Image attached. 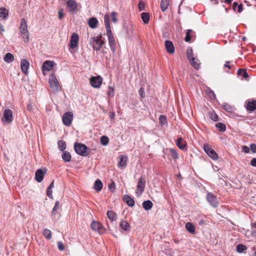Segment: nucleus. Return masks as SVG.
<instances>
[{
  "label": "nucleus",
  "mask_w": 256,
  "mask_h": 256,
  "mask_svg": "<svg viewBox=\"0 0 256 256\" xmlns=\"http://www.w3.org/2000/svg\"><path fill=\"white\" fill-rule=\"evenodd\" d=\"M102 36L100 34L97 36L91 37L90 40V44L92 46L93 49L95 50H100L102 46L104 44L105 42L102 39Z\"/></svg>",
  "instance_id": "1"
},
{
  "label": "nucleus",
  "mask_w": 256,
  "mask_h": 256,
  "mask_svg": "<svg viewBox=\"0 0 256 256\" xmlns=\"http://www.w3.org/2000/svg\"><path fill=\"white\" fill-rule=\"evenodd\" d=\"M20 32L22 38L25 42L29 41V32L28 30L27 22L25 18L21 19L20 25Z\"/></svg>",
  "instance_id": "2"
},
{
  "label": "nucleus",
  "mask_w": 256,
  "mask_h": 256,
  "mask_svg": "<svg viewBox=\"0 0 256 256\" xmlns=\"http://www.w3.org/2000/svg\"><path fill=\"white\" fill-rule=\"evenodd\" d=\"M49 84L54 92H58L60 90V86L54 74L49 76Z\"/></svg>",
  "instance_id": "3"
},
{
  "label": "nucleus",
  "mask_w": 256,
  "mask_h": 256,
  "mask_svg": "<svg viewBox=\"0 0 256 256\" xmlns=\"http://www.w3.org/2000/svg\"><path fill=\"white\" fill-rule=\"evenodd\" d=\"M74 150L76 152L82 156H86L87 147L84 144L76 142L74 144Z\"/></svg>",
  "instance_id": "4"
},
{
  "label": "nucleus",
  "mask_w": 256,
  "mask_h": 256,
  "mask_svg": "<svg viewBox=\"0 0 256 256\" xmlns=\"http://www.w3.org/2000/svg\"><path fill=\"white\" fill-rule=\"evenodd\" d=\"M146 185V181L144 177L142 176L140 178L138 185L136 186V194L137 196H140L142 194L144 191Z\"/></svg>",
  "instance_id": "5"
},
{
  "label": "nucleus",
  "mask_w": 256,
  "mask_h": 256,
  "mask_svg": "<svg viewBox=\"0 0 256 256\" xmlns=\"http://www.w3.org/2000/svg\"><path fill=\"white\" fill-rule=\"evenodd\" d=\"M92 230L98 232L100 234H104L106 232V229L100 222L93 221L90 224Z\"/></svg>",
  "instance_id": "6"
},
{
  "label": "nucleus",
  "mask_w": 256,
  "mask_h": 256,
  "mask_svg": "<svg viewBox=\"0 0 256 256\" xmlns=\"http://www.w3.org/2000/svg\"><path fill=\"white\" fill-rule=\"evenodd\" d=\"M74 115L72 112H65L62 116V122L64 125L69 126L71 125Z\"/></svg>",
  "instance_id": "7"
},
{
  "label": "nucleus",
  "mask_w": 256,
  "mask_h": 256,
  "mask_svg": "<svg viewBox=\"0 0 256 256\" xmlns=\"http://www.w3.org/2000/svg\"><path fill=\"white\" fill-rule=\"evenodd\" d=\"M12 112L9 108L6 109L4 112L3 116L2 118V122L10 123L12 121Z\"/></svg>",
  "instance_id": "8"
},
{
  "label": "nucleus",
  "mask_w": 256,
  "mask_h": 256,
  "mask_svg": "<svg viewBox=\"0 0 256 256\" xmlns=\"http://www.w3.org/2000/svg\"><path fill=\"white\" fill-rule=\"evenodd\" d=\"M102 82V78L100 76H93L90 79L91 86L94 88H99Z\"/></svg>",
  "instance_id": "9"
},
{
  "label": "nucleus",
  "mask_w": 256,
  "mask_h": 256,
  "mask_svg": "<svg viewBox=\"0 0 256 256\" xmlns=\"http://www.w3.org/2000/svg\"><path fill=\"white\" fill-rule=\"evenodd\" d=\"M66 4L69 12L70 13H74L76 12L78 4L74 0H68Z\"/></svg>",
  "instance_id": "10"
},
{
  "label": "nucleus",
  "mask_w": 256,
  "mask_h": 256,
  "mask_svg": "<svg viewBox=\"0 0 256 256\" xmlns=\"http://www.w3.org/2000/svg\"><path fill=\"white\" fill-rule=\"evenodd\" d=\"M106 34L108 37V44L110 49L113 52H114L116 48V44L112 30L107 31Z\"/></svg>",
  "instance_id": "11"
},
{
  "label": "nucleus",
  "mask_w": 256,
  "mask_h": 256,
  "mask_svg": "<svg viewBox=\"0 0 256 256\" xmlns=\"http://www.w3.org/2000/svg\"><path fill=\"white\" fill-rule=\"evenodd\" d=\"M206 200L214 208H216L218 205V202L216 196L210 192H208L206 196Z\"/></svg>",
  "instance_id": "12"
},
{
  "label": "nucleus",
  "mask_w": 256,
  "mask_h": 256,
  "mask_svg": "<svg viewBox=\"0 0 256 256\" xmlns=\"http://www.w3.org/2000/svg\"><path fill=\"white\" fill-rule=\"evenodd\" d=\"M204 149L208 155L213 160H216L218 158L216 152L208 144L204 146Z\"/></svg>",
  "instance_id": "13"
},
{
  "label": "nucleus",
  "mask_w": 256,
  "mask_h": 256,
  "mask_svg": "<svg viewBox=\"0 0 256 256\" xmlns=\"http://www.w3.org/2000/svg\"><path fill=\"white\" fill-rule=\"evenodd\" d=\"M78 36L76 33L72 34L70 39V48L74 49L78 46Z\"/></svg>",
  "instance_id": "14"
},
{
  "label": "nucleus",
  "mask_w": 256,
  "mask_h": 256,
  "mask_svg": "<svg viewBox=\"0 0 256 256\" xmlns=\"http://www.w3.org/2000/svg\"><path fill=\"white\" fill-rule=\"evenodd\" d=\"M54 66V63L52 62L50 60H46L44 62L42 70V73L44 75H46L45 71H50V70Z\"/></svg>",
  "instance_id": "15"
},
{
  "label": "nucleus",
  "mask_w": 256,
  "mask_h": 256,
  "mask_svg": "<svg viewBox=\"0 0 256 256\" xmlns=\"http://www.w3.org/2000/svg\"><path fill=\"white\" fill-rule=\"evenodd\" d=\"M30 66V63L28 60L26 59H22L20 62V66L22 72L27 74H28V70Z\"/></svg>",
  "instance_id": "16"
},
{
  "label": "nucleus",
  "mask_w": 256,
  "mask_h": 256,
  "mask_svg": "<svg viewBox=\"0 0 256 256\" xmlns=\"http://www.w3.org/2000/svg\"><path fill=\"white\" fill-rule=\"evenodd\" d=\"M165 48L166 50L169 54H172L174 52V47L173 43L170 40H166L165 42Z\"/></svg>",
  "instance_id": "17"
},
{
  "label": "nucleus",
  "mask_w": 256,
  "mask_h": 256,
  "mask_svg": "<svg viewBox=\"0 0 256 256\" xmlns=\"http://www.w3.org/2000/svg\"><path fill=\"white\" fill-rule=\"evenodd\" d=\"M246 108L248 111L253 112L256 110V100H252L247 102Z\"/></svg>",
  "instance_id": "18"
},
{
  "label": "nucleus",
  "mask_w": 256,
  "mask_h": 256,
  "mask_svg": "<svg viewBox=\"0 0 256 256\" xmlns=\"http://www.w3.org/2000/svg\"><path fill=\"white\" fill-rule=\"evenodd\" d=\"M44 173L41 169L38 170L35 173V179L39 182H41L44 177Z\"/></svg>",
  "instance_id": "19"
},
{
  "label": "nucleus",
  "mask_w": 256,
  "mask_h": 256,
  "mask_svg": "<svg viewBox=\"0 0 256 256\" xmlns=\"http://www.w3.org/2000/svg\"><path fill=\"white\" fill-rule=\"evenodd\" d=\"M176 144L182 150H184L187 146L186 142L184 141L182 138H179L177 139Z\"/></svg>",
  "instance_id": "20"
},
{
  "label": "nucleus",
  "mask_w": 256,
  "mask_h": 256,
  "mask_svg": "<svg viewBox=\"0 0 256 256\" xmlns=\"http://www.w3.org/2000/svg\"><path fill=\"white\" fill-rule=\"evenodd\" d=\"M88 23L90 28H95L97 27L98 22L96 18L92 17L88 20Z\"/></svg>",
  "instance_id": "21"
},
{
  "label": "nucleus",
  "mask_w": 256,
  "mask_h": 256,
  "mask_svg": "<svg viewBox=\"0 0 256 256\" xmlns=\"http://www.w3.org/2000/svg\"><path fill=\"white\" fill-rule=\"evenodd\" d=\"M9 12L8 10H7L4 7L0 8V18L4 19L6 20L8 18V16Z\"/></svg>",
  "instance_id": "22"
},
{
  "label": "nucleus",
  "mask_w": 256,
  "mask_h": 256,
  "mask_svg": "<svg viewBox=\"0 0 256 256\" xmlns=\"http://www.w3.org/2000/svg\"><path fill=\"white\" fill-rule=\"evenodd\" d=\"M62 157L64 161L66 162H70L72 159L70 154L67 151H64L62 152Z\"/></svg>",
  "instance_id": "23"
},
{
  "label": "nucleus",
  "mask_w": 256,
  "mask_h": 256,
  "mask_svg": "<svg viewBox=\"0 0 256 256\" xmlns=\"http://www.w3.org/2000/svg\"><path fill=\"white\" fill-rule=\"evenodd\" d=\"M222 106L223 110L229 113H232L234 110V106L227 103L222 104Z\"/></svg>",
  "instance_id": "24"
},
{
  "label": "nucleus",
  "mask_w": 256,
  "mask_h": 256,
  "mask_svg": "<svg viewBox=\"0 0 256 256\" xmlns=\"http://www.w3.org/2000/svg\"><path fill=\"white\" fill-rule=\"evenodd\" d=\"M124 200L126 204L130 206H133L134 205V201L130 196L125 195Z\"/></svg>",
  "instance_id": "25"
},
{
  "label": "nucleus",
  "mask_w": 256,
  "mask_h": 256,
  "mask_svg": "<svg viewBox=\"0 0 256 256\" xmlns=\"http://www.w3.org/2000/svg\"><path fill=\"white\" fill-rule=\"evenodd\" d=\"M127 164V158L122 156L120 157V160L118 162V166L121 168H124Z\"/></svg>",
  "instance_id": "26"
},
{
  "label": "nucleus",
  "mask_w": 256,
  "mask_h": 256,
  "mask_svg": "<svg viewBox=\"0 0 256 256\" xmlns=\"http://www.w3.org/2000/svg\"><path fill=\"white\" fill-rule=\"evenodd\" d=\"M169 4V0H161L160 8L162 12H164L168 9Z\"/></svg>",
  "instance_id": "27"
},
{
  "label": "nucleus",
  "mask_w": 256,
  "mask_h": 256,
  "mask_svg": "<svg viewBox=\"0 0 256 256\" xmlns=\"http://www.w3.org/2000/svg\"><path fill=\"white\" fill-rule=\"evenodd\" d=\"M142 205L143 208L144 210H150L152 208V207L153 206V204L150 200H148L144 201L142 202Z\"/></svg>",
  "instance_id": "28"
},
{
  "label": "nucleus",
  "mask_w": 256,
  "mask_h": 256,
  "mask_svg": "<svg viewBox=\"0 0 256 256\" xmlns=\"http://www.w3.org/2000/svg\"><path fill=\"white\" fill-rule=\"evenodd\" d=\"M186 228L192 234H194L195 233V226L190 222L186 223Z\"/></svg>",
  "instance_id": "29"
},
{
  "label": "nucleus",
  "mask_w": 256,
  "mask_h": 256,
  "mask_svg": "<svg viewBox=\"0 0 256 256\" xmlns=\"http://www.w3.org/2000/svg\"><path fill=\"white\" fill-rule=\"evenodd\" d=\"M108 218L114 221L116 220L117 214H116L112 210H108L106 213Z\"/></svg>",
  "instance_id": "30"
},
{
  "label": "nucleus",
  "mask_w": 256,
  "mask_h": 256,
  "mask_svg": "<svg viewBox=\"0 0 256 256\" xmlns=\"http://www.w3.org/2000/svg\"><path fill=\"white\" fill-rule=\"evenodd\" d=\"M104 22L106 32L111 30L110 23V17L108 14H106L104 16Z\"/></svg>",
  "instance_id": "31"
},
{
  "label": "nucleus",
  "mask_w": 256,
  "mask_h": 256,
  "mask_svg": "<svg viewBox=\"0 0 256 256\" xmlns=\"http://www.w3.org/2000/svg\"><path fill=\"white\" fill-rule=\"evenodd\" d=\"M191 65L196 70H198L200 67V60L198 58H192L190 61Z\"/></svg>",
  "instance_id": "32"
},
{
  "label": "nucleus",
  "mask_w": 256,
  "mask_h": 256,
  "mask_svg": "<svg viewBox=\"0 0 256 256\" xmlns=\"http://www.w3.org/2000/svg\"><path fill=\"white\" fill-rule=\"evenodd\" d=\"M120 226L122 229L126 231H129L130 230V226L126 220H122L120 222Z\"/></svg>",
  "instance_id": "33"
},
{
  "label": "nucleus",
  "mask_w": 256,
  "mask_h": 256,
  "mask_svg": "<svg viewBox=\"0 0 256 256\" xmlns=\"http://www.w3.org/2000/svg\"><path fill=\"white\" fill-rule=\"evenodd\" d=\"M94 187L96 191L99 192L101 190L102 188V182L98 179L96 180L94 182Z\"/></svg>",
  "instance_id": "34"
},
{
  "label": "nucleus",
  "mask_w": 256,
  "mask_h": 256,
  "mask_svg": "<svg viewBox=\"0 0 256 256\" xmlns=\"http://www.w3.org/2000/svg\"><path fill=\"white\" fill-rule=\"evenodd\" d=\"M141 18L144 24H148L150 20V15L148 12H142L141 14Z\"/></svg>",
  "instance_id": "35"
},
{
  "label": "nucleus",
  "mask_w": 256,
  "mask_h": 256,
  "mask_svg": "<svg viewBox=\"0 0 256 256\" xmlns=\"http://www.w3.org/2000/svg\"><path fill=\"white\" fill-rule=\"evenodd\" d=\"M238 74L239 76H242L244 78H247L248 77V75L246 70L244 69H239L238 71Z\"/></svg>",
  "instance_id": "36"
},
{
  "label": "nucleus",
  "mask_w": 256,
  "mask_h": 256,
  "mask_svg": "<svg viewBox=\"0 0 256 256\" xmlns=\"http://www.w3.org/2000/svg\"><path fill=\"white\" fill-rule=\"evenodd\" d=\"M42 234L43 236L48 240H50L52 238V232L48 229L45 228Z\"/></svg>",
  "instance_id": "37"
},
{
  "label": "nucleus",
  "mask_w": 256,
  "mask_h": 256,
  "mask_svg": "<svg viewBox=\"0 0 256 256\" xmlns=\"http://www.w3.org/2000/svg\"><path fill=\"white\" fill-rule=\"evenodd\" d=\"M4 60L7 62H12L14 59V56L10 53H7L4 57Z\"/></svg>",
  "instance_id": "38"
},
{
  "label": "nucleus",
  "mask_w": 256,
  "mask_h": 256,
  "mask_svg": "<svg viewBox=\"0 0 256 256\" xmlns=\"http://www.w3.org/2000/svg\"><path fill=\"white\" fill-rule=\"evenodd\" d=\"M193 32L192 30L189 29L186 30V37L184 38V40L186 42H190L191 40L192 36L191 33Z\"/></svg>",
  "instance_id": "39"
},
{
  "label": "nucleus",
  "mask_w": 256,
  "mask_h": 256,
  "mask_svg": "<svg viewBox=\"0 0 256 256\" xmlns=\"http://www.w3.org/2000/svg\"><path fill=\"white\" fill-rule=\"evenodd\" d=\"M210 118L214 121L216 122L218 120V116L214 112H208Z\"/></svg>",
  "instance_id": "40"
},
{
  "label": "nucleus",
  "mask_w": 256,
  "mask_h": 256,
  "mask_svg": "<svg viewBox=\"0 0 256 256\" xmlns=\"http://www.w3.org/2000/svg\"><path fill=\"white\" fill-rule=\"evenodd\" d=\"M59 149L61 151H64L66 148V143L64 140H59L58 142Z\"/></svg>",
  "instance_id": "41"
},
{
  "label": "nucleus",
  "mask_w": 256,
  "mask_h": 256,
  "mask_svg": "<svg viewBox=\"0 0 256 256\" xmlns=\"http://www.w3.org/2000/svg\"><path fill=\"white\" fill-rule=\"evenodd\" d=\"M60 208V202L56 201L55 203V205L52 209V214L56 216L58 213V210Z\"/></svg>",
  "instance_id": "42"
},
{
  "label": "nucleus",
  "mask_w": 256,
  "mask_h": 256,
  "mask_svg": "<svg viewBox=\"0 0 256 256\" xmlns=\"http://www.w3.org/2000/svg\"><path fill=\"white\" fill-rule=\"evenodd\" d=\"M216 126L221 132H224L226 130V125L222 122L217 123Z\"/></svg>",
  "instance_id": "43"
},
{
  "label": "nucleus",
  "mask_w": 256,
  "mask_h": 256,
  "mask_svg": "<svg viewBox=\"0 0 256 256\" xmlns=\"http://www.w3.org/2000/svg\"><path fill=\"white\" fill-rule=\"evenodd\" d=\"M109 142L108 138L106 136H102L100 138V142L103 146H106Z\"/></svg>",
  "instance_id": "44"
},
{
  "label": "nucleus",
  "mask_w": 256,
  "mask_h": 256,
  "mask_svg": "<svg viewBox=\"0 0 256 256\" xmlns=\"http://www.w3.org/2000/svg\"><path fill=\"white\" fill-rule=\"evenodd\" d=\"M170 152L172 155V156L174 160H177L178 158V154L175 149L171 148L170 149Z\"/></svg>",
  "instance_id": "45"
},
{
  "label": "nucleus",
  "mask_w": 256,
  "mask_h": 256,
  "mask_svg": "<svg viewBox=\"0 0 256 256\" xmlns=\"http://www.w3.org/2000/svg\"><path fill=\"white\" fill-rule=\"evenodd\" d=\"M160 123L161 124H165L167 123L166 117L164 115H161L159 117Z\"/></svg>",
  "instance_id": "46"
},
{
  "label": "nucleus",
  "mask_w": 256,
  "mask_h": 256,
  "mask_svg": "<svg viewBox=\"0 0 256 256\" xmlns=\"http://www.w3.org/2000/svg\"><path fill=\"white\" fill-rule=\"evenodd\" d=\"M246 249V247L242 244H239L236 246V250L238 252H242Z\"/></svg>",
  "instance_id": "47"
},
{
  "label": "nucleus",
  "mask_w": 256,
  "mask_h": 256,
  "mask_svg": "<svg viewBox=\"0 0 256 256\" xmlns=\"http://www.w3.org/2000/svg\"><path fill=\"white\" fill-rule=\"evenodd\" d=\"M187 56L190 62L192 60V58H194L193 56V53L192 49L188 50L186 52Z\"/></svg>",
  "instance_id": "48"
},
{
  "label": "nucleus",
  "mask_w": 256,
  "mask_h": 256,
  "mask_svg": "<svg viewBox=\"0 0 256 256\" xmlns=\"http://www.w3.org/2000/svg\"><path fill=\"white\" fill-rule=\"evenodd\" d=\"M108 188L112 192H114L116 189V185L114 182H112L108 184Z\"/></svg>",
  "instance_id": "49"
},
{
  "label": "nucleus",
  "mask_w": 256,
  "mask_h": 256,
  "mask_svg": "<svg viewBox=\"0 0 256 256\" xmlns=\"http://www.w3.org/2000/svg\"><path fill=\"white\" fill-rule=\"evenodd\" d=\"M116 12H113L111 13L112 20L114 22H116L118 20L116 16Z\"/></svg>",
  "instance_id": "50"
},
{
  "label": "nucleus",
  "mask_w": 256,
  "mask_h": 256,
  "mask_svg": "<svg viewBox=\"0 0 256 256\" xmlns=\"http://www.w3.org/2000/svg\"><path fill=\"white\" fill-rule=\"evenodd\" d=\"M139 94L141 98H144L145 96V92L143 88H141L138 90Z\"/></svg>",
  "instance_id": "51"
},
{
  "label": "nucleus",
  "mask_w": 256,
  "mask_h": 256,
  "mask_svg": "<svg viewBox=\"0 0 256 256\" xmlns=\"http://www.w3.org/2000/svg\"><path fill=\"white\" fill-rule=\"evenodd\" d=\"M57 244L60 250L62 251L64 250V246L62 242H58Z\"/></svg>",
  "instance_id": "52"
},
{
  "label": "nucleus",
  "mask_w": 256,
  "mask_h": 256,
  "mask_svg": "<svg viewBox=\"0 0 256 256\" xmlns=\"http://www.w3.org/2000/svg\"><path fill=\"white\" fill-rule=\"evenodd\" d=\"M208 95L212 100H214L216 98V96L214 92L211 90H210V92H208Z\"/></svg>",
  "instance_id": "53"
},
{
  "label": "nucleus",
  "mask_w": 256,
  "mask_h": 256,
  "mask_svg": "<svg viewBox=\"0 0 256 256\" xmlns=\"http://www.w3.org/2000/svg\"><path fill=\"white\" fill-rule=\"evenodd\" d=\"M46 196L50 198H52V192L51 189L47 188Z\"/></svg>",
  "instance_id": "54"
},
{
  "label": "nucleus",
  "mask_w": 256,
  "mask_h": 256,
  "mask_svg": "<svg viewBox=\"0 0 256 256\" xmlns=\"http://www.w3.org/2000/svg\"><path fill=\"white\" fill-rule=\"evenodd\" d=\"M250 149L253 153H256V144H251L250 146Z\"/></svg>",
  "instance_id": "55"
},
{
  "label": "nucleus",
  "mask_w": 256,
  "mask_h": 256,
  "mask_svg": "<svg viewBox=\"0 0 256 256\" xmlns=\"http://www.w3.org/2000/svg\"><path fill=\"white\" fill-rule=\"evenodd\" d=\"M138 6L140 11L143 10L144 8V4L142 1H140L138 3Z\"/></svg>",
  "instance_id": "56"
},
{
  "label": "nucleus",
  "mask_w": 256,
  "mask_h": 256,
  "mask_svg": "<svg viewBox=\"0 0 256 256\" xmlns=\"http://www.w3.org/2000/svg\"><path fill=\"white\" fill-rule=\"evenodd\" d=\"M242 150L246 153H248L250 152V148L246 146H242Z\"/></svg>",
  "instance_id": "57"
},
{
  "label": "nucleus",
  "mask_w": 256,
  "mask_h": 256,
  "mask_svg": "<svg viewBox=\"0 0 256 256\" xmlns=\"http://www.w3.org/2000/svg\"><path fill=\"white\" fill-rule=\"evenodd\" d=\"M250 164L252 166L256 167V158H252L250 160Z\"/></svg>",
  "instance_id": "58"
},
{
  "label": "nucleus",
  "mask_w": 256,
  "mask_h": 256,
  "mask_svg": "<svg viewBox=\"0 0 256 256\" xmlns=\"http://www.w3.org/2000/svg\"><path fill=\"white\" fill-rule=\"evenodd\" d=\"M108 88H109L110 90L108 92V94L109 96H110V95L113 96L114 95V89L112 87H111V86H109Z\"/></svg>",
  "instance_id": "59"
},
{
  "label": "nucleus",
  "mask_w": 256,
  "mask_h": 256,
  "mask_svg": "<svg viewBox=\"0 0 256 256\" xmlns=\"http://www.w3.org/2000/svg\"><path fill=\"white\" fill-rule=\"evenodd\" d=\"M64 17L63 10H60L58 12V18L61 20Z\"/></svg>",
  "instance_id": "60"
},
{
  "label": "nucleus",
  "mask_w": 256,
  "mask_h": 256,
  "mask_svg": "<svg viewBox=\"0 0 256 256\" xmlns=\"http://www.w3.org/2000/svg\"><path fill=\"white\" fill-rule=\"evenodd\" d=\"M238 12L240 13L242 11V4H240L238 6Z\"/></svg>",
  "instance_id": "61"
},
{
  "label": "nucleus",
  "mask_w": 256,
  "mask_h": 256,
  "mask_svg": "<svg viewBox=\"0 0 256 256\" xmlns=\"http://www.w3.org/2000/svg\"><path fill=\"white\" fill-rule=\"evenodd\" d=\"M230 62V61H228V62H226V63L224 65V67L225 68H228L229 70H230L231 68V66H230L229 64Z\"/></svg>",
  "instance_id": "62"
},
{
  "label": "nucleus",
  "mask_w": 256,
  "mask_h": 256,
  "mask_svg": "<svg viewBox=\"0 0 256 256\" xmlns=\"http://www.w3.org/2000/svg\"><path fill=\"white\" fill-rule=\"evenodd\" d=\"M239 4H238V2H234L232 4V8L234 10H236V7L238 6Z\"/></svg>",
  "instance_id": "63"
},
{
  "label": "nucleus",
  "mask_w": 256,
  "mask_h": 256,
  "mask_svg": "<svg viewBox=\"0 0 256 256\" xmlns=\"http://www.w3.org/2000/svg\"><path fill=\"white\" fill-rule=\"evenodd\" d=\"M54 186V181L53 180L48 188L49 189H51Z\"/></svg>",
  "instance_id": "64"
}]
</instances>
